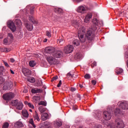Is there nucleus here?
I'll return each instance as SVG.
<instances>
[{"label":"nucleus","instance_id":"dca6fc26","mask_svg":"<svg viewBox=\"0 0 128 128\" xmlns=\"http://www.w3.org/2000/svg\"><path fill=\"white\" fill-rule=\"evenodd\" d=\"M24 26H25L26 28V29L32 32V30H34V26L32 25V24L28 22L24 23Z\"/></svg>","mask_w":128,"mask_h":128},{"label":"nucleus","instance_id":"0e129e2a","mask_svg":"<svg viewBox=\"0 0 128 128\" xmlns=\"http://www.w3.org/2000/svg\"><path fill=\"white\" fill-rule=\"evenodd\" d=\"M10 71L11 74H14V72L12 70H10Z\"/></svg>","mask_w":128,"mask_h":128},{"label":"nucleus","instance_id":"de8ad7c7","mask_svg":"<svg viewBox=\"0 0 128 128\" xmlns=\"http://www.w3.org/2000/svg\"><path fill=\"white\" fill-rule=\"evenodd\" d=\"M46 35L47 36H48V38H50L52 36V34H50V32L48 31H46Z\"/></svg>","mask_w":128,"mask_h":128},{"label":"nucleus","instance_id":"49530a36","mask_svg":"<svg viewBox=\"0 0 128 128\" xmlns=\"http://www.w3.org/2000/svg\"><path fill=\"white\" fill-rule=\"evenodd\" d=\"M91 66L92 68H94V66H96V62H94L92 64H91Z\"/></svg>","mask_w":128,"mask_h":128},{"label":"nucleus","instance_id":"69168bd1","mask_svg":"<svg viewBox=\"0 0 128 128\" xmlns=\"http://www.w3.org/2000/svg\"><path fill=\"white\" fill-rule=\"evenodd\" d=\"M30 14H34V10H30Z\"/></svg>","mask_w":128,"mask_h":128},{"label":"nucleus","instance_id":"412c9836","mask_svg":"<svg viewBox=\"0 0 128 128\" xmlns=\"http://www.w3.org/2000/svg\"><path fill=\"white\" fill-rule=\"evenodd\" d=\"M16 106L17 110H22V107H23L22 102H18V103L17 104V105Z\"/></svg>","mask_w":128,"mask_h":128},{"label":"nucleus","instance_id":"052dcab7","mask_svg":"<svg viewBox=\"0 0 128 128\" xmlns=\"http://www.w3.org/2000/svg\"><path fill=\"white\" fill-rule=\"evenodd\" d=\"M58 12L59 14H60L62 12V10L60 9V8H58Z\"/></svg>","mask_w":128,"mask_h":128},{"label":"nucleus","instance_id":"473e14b6","mask_svg":"<svg viewBox=\"0 0 128 128\" xmlns=\"http://www.w3.org/2000/svg\"><path fill=\"white\" fill-rule=\"evenodd\" d=\"M16 125L18 126V128H24V126L22 122H16Z\"/></svg>","mask_w":128,"mask_h":128},{"label":"nucleus","instance_id":"13d9d810","mask_svg":"<svg viewBox=\"0 0 128 128\" xmlns=\"http://www.w3.org/2000/svg\"><path fill=\"white\" fill-rule=\"evenodd\" d=\"M4 44H8V39L6 38L4 39Z\"/></svg>","mask_w":128,"mask_h":128},{"label":"nucleus","instance_id":"bb28decb","mask_svg":"<svg viewBox=\"0 0 128 128\" xmlns=\"http://www.w3.org/2000/svg\"><path fill=\"white\" fill-rule=\"evenodd\" d=\"M18 103V100H12L11 101V104L13 106H17Z\"/></svg>","mask_w":128,"mask_h":128},{"label":"nucleus","instance_id":"cd10ccee","mask_svg":"<svg viewBox=\"0 0 128 128\" xmlns=\"http://www.w3.org/2000/svg\"><path fill=\"white\" fill-rule=\"evenodd\" d=\"M15 23L18 26H20L22 24V21L20 20L19 19H16L15 20Z\"/></svg>","mask_w":128,"mask_h":128},{"label":"nucleus","instance_id":"4468645a","mask_svg":"<svg viewBox=\"0 0 128 128\" xmlns=\"http://www.w3.org/2000/svg\"><path fill=\"white\" fill-rule=\"evenodd\" d=\"M45 52L47 54H54L56 52V48L54 47H47L45 48Z\"/></svg>","mask_w":128,"mask_h":128},{"label":"nucleus","instance_id":"e2e57ef3","mask_svg":"<svg viewBox=\"0 0 128 128\" xmlns=\"http://www.w3.org/2000/svg\"><path fill=\"white\" fill-rule=\"evenodd\" d=\"M10 62H14L15 60H14V59L12 58H11L10 59Z\"/></svg>","mask_w":128,"mask_h":128},{"label":"nucleus","instance_id":"0eeeda50","mask_svg":"<svg viewBox=\"0 0 128 128\" xmlns=\"http://www.w3.org/2000/svg\"><path fill=\"white\" fill-rule=\"evenodd\" d=\"M115 124L117 128H124V122L120 118H116L115 120Z\"/></svg>","mask_w":128,"mask_h":128},{"label":"nucleus","instance_id":"2eb2a0df","mask_svg":"<svg viewBox=\"0 0 128 128\" xmlns=\"http://www.w3.org/2000/svg\"><path fill=\"white\" fill-rule=\"evenodd\" d=\"M92 18V14L90 12L88 13L84 19V22H85L86 24H88Z\"/></svg>","mask_w":128,"mask_h":128},{"label":"nucleus","instance_id":"6e6552de","mask_svg":"<svg viewBox=\"0 0 128 128\" xmlns=\"http://www.w3.org/2000/svg\"><path fill=\"white\" fill-rule=\"evenodd\" d=\"M74 51V46L72 45H68L64 47V52L65 54H70Z\"/></svg>","mask_w":128,"mask_h":128},{"label":"nucleus","instance_id":"680f3d73","mask_svg":"<svg viewBox=\"0 0 128 128\" xmlns=\"http://www.w3.org/2000/svg\"><path fill=\"white\" fill-rule=\"evenodd\" d=\"M4 82L2 81V77H0V84H2Z\"/></svg>","mask_w":128,"mask_h":128},{"label":"nucleus","instance_id":"a878e982","mask_svg":"<svg viewBox=\"0 0 128 128\" xmlns=\"http://www.w3.org/2000/svg\"><path fill=\"white\" fill-rule=\"evenodd\" d=\"M0 50L2 52H8L10 51V48H0Z\"/></svg>","mask_w":128,"mask_h":128},{"label":"nucleus","instance_id":"4c0bfd02","mask_svg":"<svg viewBox=\"0 0 128 128\" xmlns=\"http://www.w3.org/2000/svg\"><path fill=\"white\" fill-rule=\"evenodd\" d=\"M29 122L32 126L33 128H36V125H34V120L32 118L30 120Z\"/></svg>","mask_w":128,"mask_h":128},{"label":"nucleus","instance_id":"72a5a7b5","mask_svg":"<svg viewBox=\"0 0 128 128\" xmlns=\"http://www.w3.org/2000/svg\"><path fill=\"white\" fill-rule=\"evenodd\" d=\"M29 66H31V68H34V66H36V62L34 60L30 61L29 62Z\"/></svg>","mask_w":128,"mask_h":128},{"label":"nucleus","instance_id":"7ed1b4c3","mask_svg":"<svg viewBox=\"0 0 128 128\" xmlns=\"http://www.w3.org/2000/svg\"><path fill=\"white\" fill-rule=\"evenodd\" d=\"M2 98L4 100H10L14 98V94L12 92L6 93L2 96Z\"/></svg>","mask_w":128,"mask_h":128},{"label":"nucleus","instance_id":"20e7f679","mask_svg":"<svg viewBox=\"0 0 128 128\" xmlns=\"http://www.w3.org/2000/svg\"><path fill=\"white\" fill-rule=\"evenodd\" d=\"M90 8H88V7H84L82 6H79L77 8V12H79L80 14H86V10H90Z\"/></svg>","mask_w":128,"mask_h":128},{"label":"nucleus","instance_id":"ea45409f","mask_svg":"<svg viewBox=\"0 0 128 128\" xmlns=\"http://www.w3.org/2000/svg\"><path fill=\"white\" fill-rule=\"evenodd\" d=\"M4 70V66H0V76L2 74V72Z\"/></svg>","mask_w":128,"mask_h":128},{"label":"nucleus","instance_id":"2f4dec72","mask_svg":"<svg viewBox=\"0 0 128 128\" xmlns=\"http://www.w3.org/2000/svg\"><path fill=\"white\" fill-rule=\"evenodd\" d=\"M72 44L74 46H80V40H75L73 41Z\"/></svg>","mask_w":128,"mask_h":128},{"label":"nucleus","instance_id":"864d4df0","mask_svg":"<svg viewBox=\"0 0 128 128\" xmlns=\"http://www.w3.org/2000/svg\"><path fill=\"white\" fill-rule=\"evenodd\" d=\"M3 62L5 66H6L7 68H10V65H8V62H6L5 61H3Z\"/></svg>","mask_w":128,"mask_h":128},{"label":"nucleus","instance_id":"c85d7f7f","mask_svg":"<svg viewBox=\"0 0 128 128\" xmlns=\"http://www.w3.org/2000/svg\"><path fill=\"white\" fill-rule=\"evenodd\" d=\"M82 54H81L80 52L77 53L75 56V58L78 60H80V58H82Z\"/></svg>","mask_w":128,"mask_h":128},{"label":"nucleus","instance_id":"423d86ee","mask_svg":"<svg viewBox=\"0 0 128 128\" xmlns=\"http://www.w3.org/2000/svg\"><path fill=\"white\" fill-rule=\"evenodd\" d=\"M7 25L8 28H10L12 32H14L16 30V25H14V23L12 20H9L7 22Z\"/></svg>","mask_w":128,"mask_h":128},{"label":"nucleus","instance_id":"1a4fd4ad","mask_svg":"<svg viewBox=\"0 0 128 128\" xmlns=\"http://www.w3.org/2000/svg\"><path fill=\"white\" fill-rule=\"evenodd\" d=\"M92 24L91 26L92 28L94 30H98V20L94 18L92 20Z\"/></svg>","mask_w":128,"mask_h":128},{"label":"nucleus","instance_id":"c756f323","mask_svg":"<svg viewBox=\"0 0 128 128\" xmlns=\"http://www.w3.org/2000/svg\"><path fill=\"white\" fill-rule=\"evenodd\" d=\"M124 72V70H122V68H116V74H122V72Z\"/></svg>","mask_w":128,"mask_h":128},{"label":"nucleus","instance_id":"4be33fe9","mask_svg":"<svg viewBox=\"0 0 128 128\" xmlns=\"http://www.w3.org/2000/svg\"><path fill=\"white\" fill-rule=\"evenodd\" d=\"M34 120H36L38 122H40V117H38V112H36V111H35L34 112Z\"/></svg>","mask_w":128,"mask_h":128},{"label":"nucleus","instance_id":"4d7b16f0","mask_svg":"<svg viewBox=\"0 0 128 128\" xmlns=\"http://www.w3.org/2000/svg\"><path fill=\"white\" fill-rule=\"evenodd\" d=\"M60 86H62V80H60L59 81V82H58V84L57 85V87L58 88H60Z\"/></svg>","mask_w":128,"mask_h":128},{"label":"nucleus","instance_id":"774afa93","mask_svg":"<svg viewBox=\"0 0 128 128\" xmlns=\"http://www.w3.org/2000/svg\"><path fill=\"white\" fill-rule=\"evenodd\" d=\"M48 42V39L47 38L44 39V42Z\"/></svg>","mask_w":128,"mask_h":128},{"label":"nucleus","instance_id":"393cba45","mask_svg":"<svg viewBox=\"0 0 128 128\" xmlns=\"http://www.w3.org/2000/svg\"><path fill=\"white\" fill-rule=\"evenodd\" d=\"M32 100L34 102H39V100H40V97L39 96H34L32 97Z\"/></svg>","mask_w":128,"mask_h":128},{"label":"nucleus","instance_id":"ddd939ff","mask_svg":"<svg viewBox=\"0 0 128 128\" xmlns=\"http://www.w3.org/2000/svg\"><path fill=\"white\" fill-rule=\"evenodd\" d=\"M119 108H122V110H128V104L126 102H121L119 104Z\"/></svg>","mask_w":128,"mask_h":128},{"label":"nucleus","instance_id":"c9c22d12","mask_svg":"<svg viewBox=\"0 0 128 128\" xmlns=\"http://www.w3.org/2000/svg\"><path fill=\"white\" fill-rule=\"evenodd\" d=\"M38 106H46V102L44 101H40L38 103Z\"/></svg>","mask_w":128,"mask_h":128},{"label":"nucleus","instance_id":"6e6d98bb","mask_svg":"<svg viewBox=\"0 0 128 128\" xmlns=\"http://www.w3.org/2000/svg\"><path fill=\"white\" fill-rule=\"evenodd\" d=\"M76 88H75L72 87L70 88V91L72 92H76Z\"/></svg>","mask_w":128,"mask_h":128},{"label":"nucleus","instance_id":"f704fd0d","mask_svg":"<svg viewBox=\"0 0 128 128\" xmlns=\"http://www.w3.org/2000/svg\"><path fill=\"white\" fill-rule=\"evenodd\" d=\"M28 82H29L34 83L36 82V79H34V78H30L28 79Z\"/></svg>","mask_w":128,"mask_h":128},{"label":"nucleus","instance_id":"c03bdc74","mask_svg":"<svg viewBox=\"0 0 128 128\" xmlns=\"http://www.w3.org/2000/svg\"><path fill=\"white\" fill-rule=\"evenodd\" d=\"M8 38H10V40H12L14 38V36H12V34L8 33Z\"/></svg>","mask_w":128,"mask_h":128},{"label":"nucleus","instance_id":"8fccbe9b","mask_svg":"<svg viewBox=\"0 0 128 128\" xmlns=\"http://www.w3.org/2000/svg\"><path fill=\"white\" fill-rule=\"evenodd\" d=\"M58 76H54L52 78V80H51V82H54V80H58Z\"/></svg>","mask_w":128,"mask_h":128},{"label":"nucleus","instance_id":"3c124183","mask_svg":"<svg viewBox=\"0 0 128 128\" xmlns=\"http://www.w3.org/2000/svg\"><path fill=\"white\" fill-rule=\"evenodd\" d=\"M73 2H84V0H72Z\"/></svg>","mask_w":128,"mask_h":128},{"label":"nucleus","instance_id":"f03ea898","mask_svg":"<svg viewBox=\"0 0 128 128\" xmlns=\"http://www.w3.org/2000/svg\"><path fill=\"white\" fill-rule=\"evenodd\" d=\"M94 32H96V30H94L92 27L91 28L86 32V38L88 40L89 42H90L94 38Z\"/></svg>","mask_w":128,"mask_h":128},{"label":"nucleus","instance_id":"09e8293b","mask_svg":"<svg viewBox=\"0 0 128 128\" xmlns=\"http://www.w3.org/2000/svg\"><path fill=\"white\" fill-rule=\"evenodd\" d=\"M94 128H102V126L100 124H96Z\"/></svg>","mask_w":128,"mask_h":128},{"label":"nucleus","instance_id":"7c9ffc66","mask_svg":"<svg viewBox=\"0 0 128 128\" xmlns=\"http://www.w3.org/2000/svg\"><path fill=\"white\" fill-rule=\"evenodd\" d=\"M38 110L40 112H41V114H42V112H44L46 110V108L40 106L39 107Z\"/></svg>","mask_w":128,"mask_h":128},{"label":"nucleus","instance_id":"aec40b11","mask_svg":"<svg viewBox=\"0 0 128 128\" xmlns=\"http://www.w3.org/2000/svg\"><path fill=\"white\" fill-rule=\"evenodd\" d=\"M29 20L32 24H38V22L36 20H34V16H29Z\"/></svg>","mask_w":128,"mask_h":128},{"label":"nucleus","instance_id":"f257e3e1","mask_svg":"<svg viewBox=\"0 0 128 128\" xmlns=\"http://www.w3.org/2000/svg\"><path fill=\"white\" fill-rule=\"evenodd\" d=\"M86 28L84 26H81L79 28L78 30V36L81 42H86V38L84 37V34H86Z\"/></svg>","mask_w":128,"mask_h":128},{"label":"nucleus","instance_id":"a18cd8bd","mask_svg":"<svg viewBox=\"0 0 128 128\" xmlns=\"http://www.w3.org/2000/svg\"><path fill=\"white\" fill-rule=\"evenodd\" d=\"M28 106H29V108H34V105L32 104V103L29 102L28 104Z\"/></svg>","mask_w":128,"mask_h":128},{"label":"nucleus","instance_id":"bf43d9fd","mask_svg":"<svg viewBox=\"0 0 128 128\" xmlns=\"http://www.w3.org/2000/svg\"><path fill=\"white\" fill-rule=\"evenodd\" d=\"M72 110H78V108H76V106H72Z\"/></svg>","mask_w":128,"mask_h":128},{"label":"nucleus","instance_id":"b1692460","mask_svg":"<svg viewBox=\"0 0 128 128\" xmlns=\"http://www.w3.org/2000/svg\"><path fill=\"white\" fill-rule=\"evenodd\" d=\"M22 114L24 118H28V112L26 110H22Z\"/></svg>","mask_w":128,"mask_h":128},{"label":"nucleus","instance_id":"f8f14e48","mask_svg":"<svg viewBox=\"0 0 128 128\" xmlns=\"http://www.w3.org/2000/svg\"><path fill=\"white\" fill-rule=\"evenodd\" d=\"M13 84L12 82L9 81L6 82V86H4L3 89L4 90H10L12 88Z\"/></svg>","mask_w":128,"mask_h":128},{"label":"nucleus","instance_id":"39448f33","mask_svg":"<svg viewBox=\"0 0 128 128\" xmlns=\"http://www.w3.org/2000/svg\"><path fill=\"white\" fill-rule=\"evenodd\" d=\"M46 60L50 64H56V60L52 55L46 57Z\"/></svg>","mask_w":128,"mask_h":128},{"label":"nucleus","instance_id":"603ef678","mask_svg":"<svg viewBox=\"0 0 128 128\" xmlns=\"http://www.w3.org/2000/svg\"><path fill=\"white\" fill-rule=\"evenodd\" d=\"M76 96L78 100H80L81 98H80V94H77L76 95Z\"/></svg>","mask_w":128,"mask_h":128},{"label":"nucleus","instance_id":"338daca9","mask_svg":"<svg viewBox=\"0 0 128 128\" xmlns=\"http://www.w3.org/2000/svg\"><path fill=\"white\" fill-rule=\"evenodd\" d=\"M25 104H26L27 106H28V104H30V102H28L27 101H26L24 102Z\"/></svg>","mask_w":128,"mask_h":128},{"label":"nucleus","instance_id":"6ab92c4d","mask_svg":"<svg viewBox=\"0 0 128 128\" xmlns=\"http://www.w3.org/2000/svg\"><path fill=\"white\" fill-rule=\"evenodd\" d=\"M31 92H32V94H40L42 92V90L36 88L32 89Z\"/></svg>","mask_w":128,"mask_h":128},{"label":"nucleus","instance_id":"5fc2aeb1","mask_svg":"<svg viewBox=\"0 0 128 128\" xmlns=\"http://www.w3.org/2000/svg\"><path fill=\"white\" fill-rule=\"evenodd\" d=\"M92 84L94 86H96V80H92Z\"/></svg>","mask_w":128,"mask_h":128},{"label":"nucleus","instance_id":"a19ab883","mask_svg":"<svg viewBox=\"0 0 128 128\" xmlns=\"http://www.w3.org/2000/svg\"><path fill=\"white\" fill-rule=\"evenodd\" d=\"M84 78H86V80H90V74H86L84 76Z\"/></svg>","mask_w":128,"mask_h":128},{"label":"nucleus","instance_id":"f3484780","mask_svg":"<svg viewBox=\"0 0 128 128\" xmlns=\"http://www.w3.org/2000/svg\"><path fill=\"white\" fill-rule=\"evenodd\" d=\"M22 72L24 74L25 76H28V74H30V70L26 68H22Z\"/></svg>","mask_w":128,"mask_h":128},{"label":"nucleus","instance_id":"e433bc0d","mask_svg":"<svg viewBox=\"0 0 128 128\" xmlns=\"http://www.w3.org/2000/svg\"><path fill=\"white\" fill-rule=\"evenodd\" d=\"M9 126L8 122H4L2 126V128H8Z\"/></svg>","mask_w":128,"mask_h":128},{"label":"nucleus","instance_id":"9b49d317","mask_svg":"<svg viewBox=\"0 0 128 128\" xmlns=\"http://www.w3.org/2000/svg\"><path fill=\"white\" fill-rule=\"evenodd\" d=\"M52 56L55 58H62V52L60 50L54 51V53H52Z\"/></svg>","mask_w":128,"mask_h":128},{"label":"nucleus","instance_id":"37998d69","mask_svg":"<svg viewBox=\"0 0 128 128\" xmlns=\"http://www.w3.org/2000/svg\"><path fill=\"white\" fill-rule=\"evenodd\" d=\"M64 42V40L62 39H60L57 40L58 44H62V42Z\"/></svg>","mask_w":128,"mask_h":128},{"label":"nucleus","instance_id":"a211bd4d","mask_svg":"<svg viewBox=\"0 0 128 128\" xmlns=\"http://www.w3.org/2000/svg\"><path fill=\"white\" fill-rule=\"evenodd\" d=\"M48 118V113H43L41 116L42 120H46Z\"/></svg>","mask_w":128,"mask_h":128},{"label":"nucleus","instance_id":"9d476101","mask_svg":"<svg viewBox=\"0 0 128 128\" xmlns=\"http://www.w3.org/2000/svg\"><path fill=\"white\" fill-rule=\"evenodd\" d=\"M103 118L106 120H110L112 118V114L106 111L104 112Z\"/></svg>","mask_w":128,"mask_h":128},{"label":"nucleus","instance_id":"5701e85b","mask_svg":"<svg viewBox=\"0 0 128 128\" xmlns=\"http://www.w3.org/2000/svg\"><path fill=\"white\" fill-rule=\"evenodd\" d=\"M54 124L55 126L60 127V126H62V122H60V120H58L54 122Z\"/></svg>","mask_w":128,"mask_h":128},{"label":"nucleus","instance_id":"58836bf2","mask_svg":"<svg viewBox=\"0 0 128 128\" xmlns=\"http://www.w3.org/2000/svg\"><path fill=\"white\" fill-rule=\"evenodd\" d=\"M67 76L68 78H74V74H72V72H69L67 74Z\"/></svg>","mask_w":128,"mask_h":128},{"label":"nucleus","instance_id":"79ce46f5","mask_svg":"<svg viewBox=\"0 0 128 128\" xmlns=\"http://www.w3.org/2000/svg\"><path fill=\"white\" fill-rule=\"evenodd\" d=\"M42 80H40L36 82V86H42Z\"/></svg>","mask_w":128,"mask_h":128}]
</instances>
